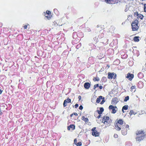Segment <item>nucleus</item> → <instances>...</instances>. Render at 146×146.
I'll use <instances>...</instances> for the list:
<instances>
[{
  "label": "nucleus",
  "mask_w": 146,
  "mask_h": 146,
  "mask_svg": "<svg viewBox=\"0 0 146 146\" xmlns=\"http://www.w3.org/2000/svg\"><path fill=\"white\" fill-rule=\"evenodd\" d=\"M109 108V109L112 110V113H115L116 112L117 109L116 107L113 106L112 105L110 106Z\"/></svg>",
  "instance_id": "nucleus-7"
},
{
  "label": "nucleus",
  "mask_w": 146,
  "mask_h": 146,
  "mask_svg": "<svg viewBox=\"0 0 146 146\" xmlns=\"http://www.w3.org/2000/svg\"><path fill=\"white\" fill-rule=\"evenodd\" d=\"M116 124H120V125H123V120L121 119H119L118 121V122H117L116 123Z\"/></svg>",
  "instance_id": "nucleus-14"
},
{
  "label": "nucleus",
  "mask_w": 146,
  "mask_h": 146,
  "mask_svg": "<svg viewBox=\"0 0 146 146\" xmlns=\"http://www.w3.org/2000/svg\"><path fill=\"white\" fill-rule=\"evenodd\" d=\"M75 108H77L78 106V104H76L75 105Z\"/></svg>",
  "instance_id": "nucleus-37"
},
{
  "label": "nucleus",
  "mask_w": 146,
  "mask_h": 146,
  "mask_svg": "<svg viewBox=\"0 0 146 146\" xmlns=\"http://www.w3.org/2000/svg\"><path fill=\"white\" fill-rule=\"evenodd\" d=\"M136 134L137 136L136 138V140L138 141H140L143 140L145 135L144 131L142 130L137 131Z\"/></svg>",
  "instance_id": "nucleus-1"
},
{
  "label": "nucleus",
  "mask_w": 146,
  "mask_h": 146,
  "mask_svg": "<svg viewBox=\"0 0 146 146\" xmlns=\"http://www.w3.org/2000/svg\"><path fill=\"white\" fill-rule=\"evenodd\" d=\"M74 114L75 115H78V114H77V113H74Z\"/></svg>",
  "instance_id": "nucleus-45"
},
{
  "label": "nucleus",
  "mask_w": 146,
  "mask_h": 146,
  "mask_svg": "<svg viewBox=\"0 0 146 146\" xmlns=\"http://www.w3.org/2000/svg\"><path fill=\"white\" fill-rule=\"evenodd\" d=\"M99 85L98 84L95 85L94 87V89H95L96 88L98 87Z\"/></svg>",
  "instance_id": "nucleus-25"
},
{
  "label": "nucleus",
  "mask_w": 146,
  "mask_h": 146,
  "mask_svg": "<svg viewBox=\"0 0 146 146\" xmlns=\"http://www.w3.org/2000/svg\"><path fill=\"white\" fill-rule=\"evenodd\" d=\"M128 106L127 105H125L123 107V110H127L128 108Z\"/></svg>",
  "instance_id": "nucleus-20"
},
{
  "label": "nucleus",
  "mask_w": 146,
  "mask_h": 146,
  "mask_svg": "<svg viewBox=\"0 0 146 146\" xmlns=\"http://www.w3.org/2000/svg\"><path fill=\"white\" fill-rule=\"evenodd\" d=\"M75 126L73 125H71L68 127V129L69 130H70V128H71L72 129H75Z\"/></svg>",
  "instance_id": "nucleus-12"
},
{
  "label": "nucleus",
  "mask_w": 146,
  "mask_h": 146,
  "mask_svg": "<svg viewBox=\"0 0 146 146\" xmlns=\"http://www.w3.org/2000/svg\"><path fill=\"white\" fill-rule=\"evenodd\" d=\"M102 88H103V87H102V86H99V88H100V89H102Z\"/></svg>",
  "instance_id": "nucleus-42"
},
{
  "label": "nucleus",
  "mask_w": 146,
  "mask_h": 146,
  "mask_svg": "<svg viewBox=\"0 0 146 146\" xmlns=\"http://www.w3.org/2000/svg\"><path fill=\"white\" fill-rule=\"evenodd\" d=\"M82 119L84 121L86 122H87L88 121V119L87 118L85 117L84 116L82 117Z\"/></svg>",
  "instance_id": "nucleus-16"
},
{
  "label": "nucleus",
  "mask_w": 146,
  "mask_h": 146,
  "mask_svg": "<svg viewBox=\"0 0 146 146\" xmlns=\"http://www.w3.org/2000/svg\"><path fill=\"white\" fill-rule=\"evenodd\" d=\"M137 16L138 18H139L141 19H142L143 17V16L141 14H139Z\"/></svg>",
  "instance_id": "nucleus-18"
},
{
  "label": "nucleus",
  "mask_w": 146,
  "mask_h": 146,
  "mask_svg": "<svg viewBox=\"0 0 146 146\" xmlns=\"http://www.w3.org/2000/svg\"><path fill=\"white\" fill-rule=\"evenodd\" d=\"M90 84L88 82L85 83L84 85V87L86 89H88L90 87Z\"/></svg>",
  "instance_id": "nucleus-10"
},
{
  "label": "nucleus",
  "mask_w": 146,
  "mask_h": 146,
  "mask_svg": "<svg viewBox=\"0 0 146 146\" xmlns=\"http://www.w3.org/2000/svg\"><path fill=\"white\" fill-rule=\"evenodd\" d=\"M93 80H94V81H98L99 80V78H95L94 79H93Z\"/></svg>",
  "instance_id": "nucleus-33"
},
{
  "label": "nucleus",
  "mask_w": 146,
  "mask_h": 146,
  "mask_svg": "<svg viewBox=\"0 0 146 146\" xmlns=\"http://www.w3.org/2000/svg\"><path fill=\"white\" fill-rule=\"evenodd\" d=\"M73 115V114H71V115H70V116H71H71H72V115Z\"/></svg>",
  "instance_id": "nucleus-47"
},
{
  "label": "nucleus",
  "mask_w": 146,
  "mask_h": 146,
  "mask_svg": "<svg viewBox=\"0 0 146 146\" xmlns=\"http://www.w3.org/2000/svg\"><path fill=\"white\" fill-rule=\"evenodd\" d=\"M78 98L79 99V100H80L81 99V96H78Z\"/></svg>",
  "instance_id": "nucleus-40"
},
{
  "label": "nucleus",
  "mask_w": 146,
  "mask_h": 146,
  "mask_svg": "<svg viewBox=\"0 0 146 146\" xmlns=\"http://www.w3.org/2000/svg\"><path fill=\"white\" fill-rule=\"evenodd\" d=\"M115 129L119 131L121 129L123 130L124 125L115 124Z\"/></svg>",
  "instance_id": "nucleus-6"
},
{
  "label": "nucleus",
  "mask_w": 146,
  "mask_h": 146,
  "mask_svg": "<svg viewBox=\"0 0 146 146\" xmlns=\"http://www.w3.org/2000/svg\"><path fill=\"white\" fill-rule=\"evenodd\" d=\"M74 143L76 145V144H77V140L76 139H75L74 140Z\"/></svg>",
  "instance_id": "nucleus-32"
},
{
  "label": "nucleus",
  "mask_w": 146,
  "mask_h": 146,
  "mask_svg": "<svg viewBox=\"0 0 146 146\" xmlns=\"http://www.w3.org/2000/svg\"><path fill=\"white\" fill-rule=\"evenodd\" d=\"M134 77V75L132 74H131L129 73H128L127 74V76H126V78H129V79L130 80H132V79Z\"/></svg>",
  "instance_id": "nucleus-9"
},
{
  "label": "nucleus",
  "mask_w": 146,
  "mask_h": 146,
  "mask_svg": "<svg viewBox=\"0 0 146 146\" xmlns=\"http://www.w3.org/2000/svg\"><path fill=\"white\" fill-rule=\"evenodd\" d=\"M122 111H123V112H124V110H123V109H122Z\"/></svg>",
  "instance_id": "nucleus-46"
},
{
  "label": "nucleus",
  "mask_w": 146,
  "mask_h": 146,
  "mask_svg": "<svg viewBox=\"0 0 146 146\" xmlns=\"http://www.w3.org/2000/svg\"><path fill=\"white\" fill-rule=\"evenodd\" d=\"M139 14L137 12H135L134 13V15H136V16H137Z\"/></svg>",
  "instance_id": "nucleus-30"
},
{
  "label": "nucleus",
  "mask_w": 146,
  "mask_h": 146,
  "mask_svg": "<svg viewBox=\"0 0 146 146\" xmlns=\"http://www.w3.org/2000/svg\"><path fill=\"white\" fill-rule=\"evenodd\" d=\"M97 111L99 115H101L102 113V112H101V111L99 110H97Z\"/></svg>",
  "instance_id": "nucleus-29"
},
{
  "label": "nucleus",
  "mask_w": 146,
  "mask_h": 146,
  "mask_svg": "<svg viewBox=\"0 0 146 146\" xmlns=\"http://www.w3.org/2000/svg\"><path fill=\"white\" fill-rule=\"evenodd\" d=\"M46 13L47 15H49V14L50 13V12L49 11L47 10L46 11Z\"/></svg>",
  "instance_id": "nucleus-28"
},
{
  "label": "nucleus",
  "mask_w": 146,
  "mask_h": 146,
  "mask_svg": "<svg viewBox=\"0 0 146 146\" xmlns=\"http://www.w3.org/2000/svg\"><path fill=\"white\" fill-rule=\"evenodd\" d=\"M109 119V118L108 116H104L103 118L102 122L104 124L107 123Z\"/></svg>",
  "instance_id": "nucleus-8"
},
{
  "label": "nucleus",
  "mask_w": 146,
  "mask_h": 146,
  "mask_svg": "<svg viewBox=\"0 0 146 146\" xmlns=\"http://www.w3.org/2000/svg\"><path fill=\"white\" fill-rule=\"evenodd\" d=\"M102 98L103 97L102 96H99L97 99L96 102L99 103L100 102V100L102 99Z\"/></svg>",
  "instance_id": "nucleus-13"
},
{
  "label": "nucleus",
  "mask_w": 146,
  "mask_h": 146,
  "mask_svg": "<svg viewBox=\"0 0 146 146\" xmlns=\"http://www.w3.org/2000/svg\"><path fill=\"white\" fill-rule=\"evenodd\" d=\"M131 90H133L135 89V87L134 86H132L131 88Z\"/></svg>",
  "instance_id": "nucleus-38"
},
{
  "label": "nucleus",
  "mask_w": 146,
  "mask_h": 146,
  "mask_svg": "<svg viewBox=\"0 0 146 146\" xmlns=\"http://www.w3.org/2000/svg\"><path fill=\"white\" fill-rule=\"evenodd\" d=\"M112 101L114 103H117L118 102L117 98H113L112 99Z\"/></svg>",
  "instance_id": "nucleus-15"
},
{
  "label": "nucleus",
  "mask_w": 146,
  "mask_h": 146,
  "mask_svg": "<svg viewBox=\"0 0 146 146\" xmlns=\"http://www.w3.org/2000/svg\"><path fill=\"white\" fill-rule=\"evenodd\" d=\"M96 127H93L92 129V135L95 137H98L99 135V133L96 130Z\"/></svg>",
  "instance_id": "nucleus-4"
},
{
  "label": "nucleus",
  "mask_w": 146,
  "mask_h": 146,
  "mask_svg": "<svg viewBox=\"0 0 146 146\" xmlns=\"http://www.w3.org/2000/svg\"><path fill=\"white\" fill-rule=\"evenodd\" d=\"M144 10L145 12H146V4L144 5Z\"/></svg>",
  "instance_id": "nucleus-35"
},
{
  "label": "nucleus",
  "mask_w": 146,
  "mask_h": 146,
  "mask_svg": "<svg viewBox=\"0 0 146 146\" xmlns=\"http://www.w3.org/2000/svg\"><path fill=\"white\" fill-rule=\"evenodd\" d=\"M2 92V91L0 89V94H1Z\"/></svg>",
  "instance_id": "nucleus-44"
},
{
  "label": "nucleus",
  "mask_w": 146,
  "mask_h": 146,
  "mask_svg": "<svg viewBox=\"0 0 146 146\" xmlns=\"http://www.w3.org/2000/svg\"><path fill=\"white\" fill-rule=\"evenodd\" d=\"M66 101V102L67 103H69L71 102V100L68 98L67 99L65 100Z\"/></svg>",
  "instance_id": "nucleus-26"
},
{
  "label": "nucleus",
  "mask_w": 146,
  "mask_h": 146,
  "mask_svg": "<svg viewBox=\"0 0 146 146\" xmlns=\"http://www.w3.org/2000/svg\"><path fill=\"white\" fill-rule=\"evenodd\" d=\"M45 18H46L47 19H49L50 18V16H48V15H47L45 16Z\"/></svg>",
  "instance_id": "nucleus-31"
},
{
  "label": "nucleus",
  "mask_w": 146,
  "mask_h": 146,
  "mask_svg": "<svg viewBox=\"0 0 146 146\" xmlns=\"http://www.w3.org/2000/svg\"><path fill=\"white\" fill-rule=\"evenodd\" d=\"M27 25H25L24 27V28L25 29H27Z\"/></svg>",
  "instance_id": "nucleus-39"
},
{
  "label": "nucleus",
  "mask_w": 146,
  "mask_h": 146,
  "mask_svg": "<svg viewBox=\"0 0 146 146\" xmlns=\"http://www.w3.org/2000/svg\"><path fill=\"white\" fill-rule=\"evenodd\" d=\"M124 125H125V127H124V126H123V130L122 129V134L124 135H126L127 134V129H128L129 128V126L127 125H125V124L124 123Z\"/></svg>",
  "instance_id": "nucleus-3"
},
{
  "label": "nucleus",
  "mask_w": 146,
  "mask_h": 146,
  "mask_svg": "<svg viewBox=\"0 0 146 146\" xmlns=\"http://www.w3.org/2000/svg\"><path fill=\"white\" fill-rule=\"evenodd\" d=\"M102 79L103 80H106V78L105 77H103V78H102Z\"/></svg>",
  "instance_id": "nucleus-43"
},
{
  "label": "nucleus",
  "mask_w": 146,
  "mask_h": 146,
  "mask_svg": "<svg viewBox=\"0 0 146 146\" xmlns=\"http://www.w3.org/2000/svg\"><path fill=\"white\" fill-rule=\"evenodd\" d=\"M108 78L109 79H115L116 76V74L114 73L108 72Z\"/></svg>",
  "instance_id": "nucleus-5"
},
{
  "label": "nucleus",
  "mask_w": 146,
  "mask_h": 146,
  "mask_svg": "<svg viewBox=\"0 0 146 146\" xmlns=\"http://www.w3.org/2000/svg\"><path fill=\"white\" fill-rule=\"evenodd\" d=\"M83 108L82 106L81 105L79 107V109L80 110H82Z\"/></svg>",
  "instance_id": "nucleus-34"
},
{
  "label": "nucleus",
  "mask_w": 146,
  "mask_h": 146,
  "mask_svg": "<svg viewBox=\"0 0 146 146\" xmlns=\"http://www.w3.org/2000/svg\"><path fill=\"white\" fill-rule=\"evenodd\" d=\"M138 20H135L132 23L131 26L132 29L133 31H136L138 29Z\"/></svg>",
  "instance_id": "nucleus-2"
},
{
  "label": "nucleus",
  "mask_w": 146,
  "mask_h": 146,
  "mask_svg": "<svg viewBox=\"0 0 146 146\" xmlns=\"http://www.w3.org/2000/svg\"><path fill=\"white\" fill-rule=\"evenodd\" d=\"M102 99H103V100H102V101L100 102V104H104V103L105 102L104 98V97H103V98H102Z\"/></svg>",
  "instance_id": "nucleus-24"
},
{
  "label": "nucleus",
  "mask_w": 146,
  "mask_h": 146,
  "mask_svg": "<svg viewBox=\"0 0 146 146\" xmlns=\"http://www.w3.org/2000/svg\"><path fill=\"white\" fill-rule=\"evenodd\" d=\"M136 112H134L133 110H131L130 111L129 113V114L130 115H132L133 114H134L135 115V114H136Z\"/></svg>",
  "instance_id": "nucleus-19"
},
{
  "label": "nucleus",
  "mask_w": 146,
  "mask_h": 146,
  "mask_svg": "<svg viewBox=\"0 0 146 146\" xmlns=\"http://www.w3.org/2000/svg\"><path fill=\"white\" fill-rule=\"evenodd\" d=\"M105 1L106 3L110 4H113L114 3L113 0H105Z\"/></svg>",
  "instance_id": "nucleus-11"
},
{
  "label": "nucleus",
  "mask_w": 146,
  "mask_h": 146,
  "mask_svg": "<svg viewBox=\"0 0 146 146\" xmlns=\"http://www.w3.org/2000/svg\"><path fill=\"white\" fill-rule=\"evenodd\" d=\"M100 111L102 112L104 111V109L103 108H100Z\"/></svg>",
  "instance_id": "nucleus-27"
},
{
  "label": "nucleus",
  "mask_w": 146,
  "mask_h": 146,
  "mask_svg": "<svg viewBox=\"0 0 146 146\" xmlns=\"http://www.w3.org/2000/svg\"><path fill=\"white\" fill-rule=\"evenodd\" d=\"M139 37L138 36H135L133 38V40L135 41L138 42L139 41Z\"/></svg>",
  "instance_id": "nucleus-17"
},
{
  "label": "nucleus",
  "mask_w": 146,
  "mask_h": 146,
  "mask_svg": "<svg viewBox=\"0 0 146 146\" xmlns=\"http://www.w3.org/2000/svg\"><path fill=\"white\" fill-rule=\"evenodd\" d=\"M114 137L115 138H117L118 137V135L117 134H114Z\"/></svg>",
  "instance_id": "nucleus-36"
},
{
  "label": "nucleus",
  "mask_w": 146,
  "mask_h": 146,
  "mask_svg": "<svg viewBox=\"0 0 146 146\" xmlns=\"http://www.w3.org/2000/svg\"><path fill=\"white\" fill-rule=\"evenodd\" d=\"M66 103H67L66 102V101L64 100V103H63V106L64 107L66 106V105H67V104H66Z\"/></svg>",
  "instance_id": "nucleus-23"
},
{
  "label": "nucleus",
  "mask_w": 146,
  "mask_h": 146,
  "mask_svg": "<svg viewBox=\"0 0 146 146\" xmlns=\"http://www.w3.org/2000/svg\"><path fill=\"white\" fill-rule=\"evenodd\" d=\"M76 145L77 146H81L82 145L81 142H80L76 144Z\"/></svg>",
  "instance_id": "nucleus-22"
},
{
  "label": "nucleus",
  "mask_w": 146,
  "mask_h": 146,
  "mask_svg": "<svg viewBox=\"0 0 146 146\" xmlns=\"http://www.w3.org/2000/svg\"><path fill=\"white\" fill-rule=\"evenodd\" d=\"M129 97L128 96H126L125 98V99L124 100V102L127 101L128 100H129Z\"/></svg>",
  "instance_id": "nucleus-21"
},
{
  "label": "nucleus",
  "mask_w": 146,
  "mask_h": 146,
  "mask_svg": "<svg viewBox=\"0 0 146 146\" xmlns=\"http://www.w3.org/2000/svg\"><path fill=\"white\" fill-rule=\"evenodd\" d=\"M101 116V115H98L97 117L98 118H100V117Z\"/></svg>",
  "instance_id": "nucleus-41"
}]
</instances>
